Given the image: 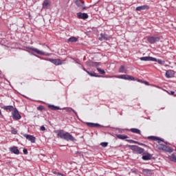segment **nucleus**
I'll use <instances>...</instances> for the list:
<instances>
[{
  "instance_id": "36",
  "label": "nucleus",
  "mask_w": 176,
  "mask_h": 176,
  "mask_svg": "<svg viewBox=\"0 0 176 176\" xmlns=\"http://www.w3.org/2000/svg\"><path fill=\"white\" fill-rule=\"evenodd\" d=\"M46 130V128L45 127V126H41V131H45Z\"/></svg>"
},
{
  "instance_id": "29",
  "label": "nucleus",
  "mask_w": 176,
  "mask_h": 176,
  "mask_svg": "<svg viewBox=\"0 0 176 176\" xmlns=\"http://www.w3.org/2000/svg\"><path fill=\"white\" fill-rule=\"evenodd\" d=\"M97 71L99 72V74H101V75H105V70L98 67Z\"/></svg>"
},
{
  "instance_id": "12",
  "label": "nucleus",
  "mask_w": 176,
  "mask_h": 176,
  "mask_svg": "<svg viewBox=\"0 0 176 176\" xmlns=\"http://www.w3.org/2000/svg\"><path fill=\"white\" fill-rule=\"evenodd\" d=\"M77 16L79 19H82V20H86V19H89V15L86 13L78 12Z\"/></svg>"
},
{
  "instance_id": "21",
  "label": "nucleus",
  "mask_w": 176,
  "mask_h": 176,
  "mask_svg": "<svg viewBox=\"0 0 176 176\" xmlns=\"http://www.w3.org/2000/svg\"><path fill=\"white\" fill-rule=\"evenodd\" d=\"M130 131H131V133H134V134L141 135V131L138 129L132 128V129H130Z\"/></svg>"
},
{
  "instance_id": "6",
  "label": "nucleus",
  "mask_w": 176,
  "mask_h": 176,
  "mask_svg": "<svg viewBox=\"0 0 176 176\" xmlns=\"http://www.w3.org/2000/svg\"><path fill=\"white\" fill-rule=\"evenodd\" d=\"M12 115L14 120H20V119H21V115H20V113L17 109H14V111L12 112Z\"/></svg>"
},
{
  "instance_id": "7",
  "label": "nucleus",
  "mask_w": 176,
  "mask_h": 176,
  "mask_svg": "<svg viewBox=\"0 0 176 176\" xmlns=\"http://www.w3.org/2000/svg\"><path fill=\"white\" fill-rule=\"evenodd\" d=\"M160 41V37H155V36H148L147 41L151 45L153 43H156V42H159Z\"/></svg>"
},
{
  "instance_id": "4",
  "label": "nucleus",
  "mask_w": 176,
  "mask_h": 176,
  "mask_svg": "<svg viewBox=\"0 0 176 176\" xmlns=\"http://www.w3.org/2000/svg\"><path fill=\"white\" fill-rule=\"evenodd\" d=\"M129 148H130L134 153H138V155L142 154L145 151L144 148L135 145H129Z\"/></svg>"
},
{
  "instance_id": "35",
  "label": "nucleus",
  "mask_w": 176,
  "mask_h": 176,
  "mask_svg": "<svg viewBox=\"0 0 176 176\" xmlns=\"http://www.w3.org/2000/svg\"><path fill=\"white\" fill-rule=\"evenodd\" d=\"M54 174L56 175H61V176H64V174L61 173H57V172H53Z\"/></svg>"
},
{
  "instance_id": "22",
  "label": "nucleus",
  "mask_w": 176,
  "mask_h": 176,
  "mask_svg": "<svg viewBox=\"0 0 176 176\" xmlns=\"http://www.w3.org/2000/svg\"><path fill=\"white\" fill-rule=\"evenodd\" d=\"M48 108L52 111H58V109H60V107L52 104H49Z\"/></svg>"
},
{
  "instance_id": "38",
  "label": "nucleus",
  "mask_w": 176,
  "mask_h": 176,
  "mask_svg": "<svg viewBox=\"0 0 176 176\" xmlns=\"http://www.w3.org/2000/svg\"><path fill=\"white\" fill-rule=\"evenodd\" d=\"M175 93V92H174V91H170V94H171V96H174Z\"/></svg>"
},
{
  "instance_id": "32",
  "label": "nucleus",
  "mask_w": 176,
  "mask_h": 176,
  "mask_svg": "<svg viewBox=\"0 0 176 176\" xmlns=\"http://www.w3.org/2000/svg\"><path fill=\"white\" fill-rule=\"evenodd\" d=\"M100 145L103 146V148H107V146H108V142H102Z\"/></svg>"
},
{
  "instance_id": "30",
  "label": "nucleus",
  "mask_w": 176,
  "mask_h": 176,
  "mask_svg": "<svg viewBox=\"0 0 176 176\" xmlns=\"http://www.w3.org/2000/svg\"><path fill=\"white\" fill-rule=\"evenodd\" d=\"M127 142H130L132 144H138L139 145H144V144H140L138 142L134 141L133 140H126Z\"/></svg>"
},
{
  "instance_id": "33",
  "label": "nucleus",
  "mask_w": 176,
  "mask_h": 176,
  "mask_svg": "<svg viewBox=\"0 0 176 176\" xmlns=\"http://www.w3.org/2000/svg\"><path fill=\"white\" fill-rule=\"evenodd\" d=\"M38 111H43L45 109V107L42 105H40L37 107Z\"/></svg>"
},
{
  "instance_id": "24",
  "label": "nucleus",
  "mask_w": 176,
  "mask_h": 176,
  "mask_svg": "<svg viewBox=\"0 0 176 176\" xmlns=\"http://www.w3.org/2000/svg\"><path fill=\"white\" fill-rule=\"evenodd\" d=\"M67 41L68 42H78V38L75 36H72Z\"/></svg>"
},
{
  "instance_id": "18",
  "label": "nucleus",
  "mask_w": 176,
  "mask_h": 176,
  "mask_svg": "<svg viewBox=\"0 0 176 176\" xmlns=\"http://www.w3.org/2000/svg\"><path fill=\"white\" fill-rule=\"evenodd\" d=\"M120 74H127V69L124 65H121L118 69Z\"/></svg>"
},
{
  "instance_id": "26",
  "label": "nucleus",
  "mask_w": 176,
  "mask_h": 176,
  "mask_svg": "<svg viewBox=\"0 0 176 176\" xmlns=\"http://www.w3.org/2000/svg\"><path fill=\"white\" fill-rule=\"evenodd\" d=\"M67 112H74V113H75V115H78V113H76V111H75V110H74L71 107H67L65 109Z\"/></svg>"
},
{
  "instance_id": "17",
  "label": "nucleus",
  "mask_w": 176,
  "mask_h": 176,
  "mask_svg": "<svg viewBox=\"0 0 176 176\" xmlns=\"http://www.w3.org/2000/svg\"><path fill=\"white\" fill-rule=\"evenodd\" d=\"M52 2H50V0H45L43 3V8L44 9H47L49 6H50Z\"/></svg>"
},
{
  "instance_id": "5",
  "label": "nucleus",
  "mask_w": 176,
  "mask_h": 176,
  "mask_svg": "<svg viewBox=\"0 0 176 176\" xmlns=\"http://www.w3.org/2000/svg\"><path fill=\"white\" fill-rule=\"evenodd\" d=\"M30 52H34V53H36V54H40V56H45V52L42 50H38V48H35L34 47H28L27 48Z\"/></svg>"
},
{
  "instance_id": "19",
  "label": "nucleus",
  "mask_w": 176,
  "mask_h": 176,
  "mask_svg": "<svg viewBox=\"0 0 176 176\" xmlns=\"http://www.w3.org/2000/svg\"><path fill=\"white\" fill-rule=\"evenodd\" d=\"M142 160H151L152 159V155L147 153L142 155Z\"/></svg>"
},
{
  "instance_id": "2",
  "label": "nucleus",
  "mask_w": 176,
  "mask_h": 176,
  "mask_svg": "<svg viewBox=\"0 0 176 176\" xmlns=\"http://www.w3.org/2000/svg\"><path fill=\"white\" fill-rule=\"evenodd\" d=\"M148 140H152L153 141H158V144H157V149H159V151H164V152H168L169 153H171L173 151V148L164 144H160V142L162 140H160V139H159V138L157 137L148 136Z\"/></svg>"
},
{
  "instance_id": "11",
  "label": "nucleus",
  "mask_w": 176,
  "mask_h": 176,
  "mask_svg": "<svg viewBox=\"0 0 176 176\" xmlns=\"http://www.w3.org/2000/svg\"><path fill=\"white\" fill-rule=\"evenodd\" d=\"M136 12H141V10H149V6H138L135 9Z\"/></svg>"
},
{
  "instance_id": "37",
  "label": "nucleus",
  "mask_w": 176,
  "mask_h": 176,
  "mask_svg": "<svg viewBox=\"0 0 176 176\" xmlns=\"http://www.w3.org/2000/svg\"><path fill=\"white\" fill-rule=\"evenodd\" d=\"M23 152L24 155H27L28 153V150L25 148V149L23 150Z\"/></svg>"
},
{
  "instance_id": "31",
  "label": "nucleus",
  "mask_w": 176,
  "mask_h": 176,
  "mask_svg": "<svg viewBox=\"0 0 176 176\" xmlns=\"http://www.w3.org/2000/svg\"><path fill=\"white\" fill-rule=\"evenodd\" d=\"M155 62L158 63V64H160V65H164V61L162 60V59H156V60H154Z\"/></svg>"
},
{
  "instance_id": "39",
  "label": "nucleus",
  "mask_w": 176,
  "mask_h": 176,
  "mask_svg": "<svg viewBox=\"0 0 176 176\" xmlns=\"http://www.w3.org/2000/svg\"><path fill=\"white\" fill-rule=\"evenodd\" d=\"M154 86V87H157V89H160V87H159V86H156V85H153Z\"/></svg>"
},
{
  "instance_id": "27",
  "label": "nucleus",
  "mask_w": 176,
  "mask_h": 176,
  "mask_svg": "<svg viewBox=\"0 0 176 176\" xmlns=\"http://www.w3.org/2000/svg\"><path fill=\"white\" fill-rule=\"evenodd\" d=\"M169 159L170 160H171V162H174L175 163H176V156L174 154H172L171 155L169 156Z\"/></svg>"
},
{
  "instance_id": "40",
  "label": "nucleus",
  "mask_w": 176,
  "mask_h": 176,
  "mask_svg": "<svg viewBox=\"0 0 176 176\" xmlns=\"http://www.w3.org/2000/svg\"><path fill=\"white\" fill-rule=\"evenodd\" d=\"M1 74H2V72H1V70H0V75H1Z\"/></svg>"
},
{
  "instance_id": "14",
  "label": "nucleus",
  "mask_w": 176,
  "mask_h": 176,
  "mask_svg": "<svg viewBox=\"0 0 176 176\" xmlns=\"http://www.w3.org/2000/svg\"><path fill=\"white\" fill-rule=\"evenodd\" d=\"M10 151L12 153H14V155H20V151L17 148V146L10 147Z\"/></svg>"
},
{
  "instance_id": "3",
  "label": "nucleus",
  "mask_w": 176,
  "mask_h": 176,
  "mask_svg": "<svg viewBox=\"0 0 176 176\" xmlns=\"http://www.w3.org/2000/svg\"><path fill=\"white\" fill-rule=\"evenodd\" d=\"M113 78H116L117 79H124V80H137L140 83H144L146 86L150 85L148 81H142V80H140L138 78L135 79V78H134L133 76L127 75V74H122L120 76H114Z\"/></svg>"
},
{
  "instance_id": "9",
  "label": "nucleus",
  "mask_w": 176,
  "mask_h": 176,
  "mask_svg": "<svg viewBox=\"0 0 176 176\" xmlns=\"http://www.w3.org/2000/svg\"><path fill=\"white\" fill-rule=\"evenodd\" d=\"M141 61H157L156 58H153L151 56H143L140 58Z\"/></svg>"
},
{
  "instance_id": "23",
  "label": "nucleus",
  "mask_w": 176,
  "mask_h": 176,
  "mask_svg": "<svg viewBox=\"0 0 176 176\" xmlns=\"http://www.w3.org/2000/svg\"><path fill=\"white\" fill-rule=\"evenodd\" d=\"M116 137L118 138L119 140H127V138H129V136L126 135H117Z\"/></svg>"
},
{
  "instance_id": "15",
  "label": "nucleus",
  "mask_w": 176,
  "mask_h": 176,
  "mask_svg": "<svg viewBox=\"0 0 176 176\" xmlns=\"http://www.w3.org/2000/svg\"><path fill=\"white\" fill-rule=\"evenodd\" d=\"M3 109H4V111H9V112H13L14 111V109H16V107H14L12 105L4 106L3 107Z\"/></svg>"
},
{
  "instance_id": "8",
  "label": "nucleus",
  "mask_w": 176,
  "mask_h": 176,
  "mask_svg": "<svg viewBox=\"0 0 176 176\" xmlns=\"http://www.w3.org/2000/svg\"><path fill=\"white\" fill-rule=\"evenodd\" d=\"M23 137H25V138H26V140H28V141H30V142H32V144H35V141L36 140L35 136L32 135L25 134V133L23 134Z\"/></svg>"
},
{
  "instance_id": "25",
  "label": "nucleus",
  "mask_w": 176,
  "mask_h": 176,
  "mask_svg": "<svg viewBox=\"0 0 176 176\" xmlns=\"http://www.w3.org/2000/svg\"><path fill=\"white\" fill-rule=\"evenodd\" d=\"M76 5H77L78 7L83 6V5H85V2L84 1H80L79 0H76Z\"/></svg>"
},
{
  "instance_id": "28",
  "label": "nucleus",
  "mask_w": 176,
  "mask_h": 176,
  "mask_svg": "<svg viewBox=\"0 0 176 176\" xmlns=\"http://www.w3.org/2000/svg\"><path fill=\"white\" fill-rule=\"evenodd\" d=\"M101 38H99L100 41H108V36L105 35V34H101Z\"/></svg>"
},
{
  "instance_id": "20",
  "label": "nucleus",
  "mask_w": 176,
  "mask_h": 176,
  "mask_svg": "<svg viewBox=\"0 0 176 176\" xmlns=\"http://www.w3.org/2000/svg\"><path fill=\"white\" fill-rule=\"evenodd\" d=\"M87 126H88V127H100V124H96V123H93V122H86Z\"/></svg>"
},
{
  "instance_id": "10",
  "label": "nucleus",
  "mask_w": 176,
  "mask_h": 176,
  "mask_svg": "<svg viewBox=\"0 0 176 176\" xmlns=\"http://www.w3.org/2000/svg\"><path fill=\"white\" fill-rule=\"evenodd\" d=\"M48 61H50L52 64H54V65H61L63 64V62L60 59L50 58L48 59Z\"/></svg>"
},
{
  "instance_id": "34",
  "label": "nucleus",
  "mask_w": 176,
  "mask_h": 176,
  "mask_svg": "<svg viewBox=\"0 0 176 176\" xmlns=\"http://www.w3.org/2000/svg\"><path fill=\"white\" fill-rule=\"evenodd\" d=\"M11 133H12V134H17V131H16V129L12 128V129H11Z\"/></svg>"
},
{
  "instance_id": "1",
  "label": "nucleus",
  "mask_w": 176,
  "mask_h": 176,
  "mask_svg": "<svg viewBox=\"0 0 176 176\" xmlns=\"http://www.w3.org/2000/svg\"><path fill=\"white\" fill-rule=\"evenodd\" d=\"M55 133H56L58 138H61V140H65V141H72L73 142L76 141V139L71 133L64 131V130H58Z\"/></svg>"
},
{
  "instance_id": "13",
  "label": "nucleus",
  "mask_w": 176,
  "mask_h": 176,
  "mask_svg": "<svg viewBox=\"0 0 176 176\" xmlns=\"http://www.w3.org/2000/svg\"><path fill=\"white\" fill-rule=\"evenodd\" d=\"M174 75H175V72H174V70H168L166 72V78H174Z\"/></svg>"
},
{
  "instance_id": "16",
  "label": "nucleus",
  "mask_w": 176,
  "mask_h": 176,
  "mask_svg": "<svg viewBox=\"0 0 176 176\" xmlns=\"http://www.w3.org/2000/svg\"><path fill=\"white\" fill-rule=\"evenodd\" d=\"M83 70L88 74L90 76H95L96 78H100L101 76H98L94 72H89L86 69L83 68Z\"/></svg>"
}]
</instances>
